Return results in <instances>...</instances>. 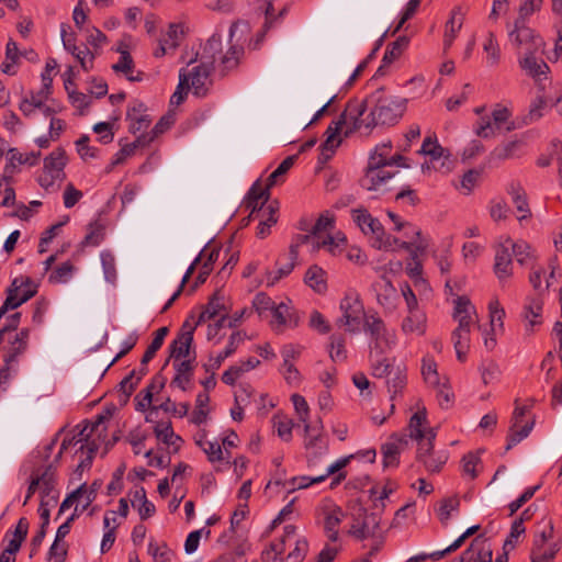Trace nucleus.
<instances>
[{
    "mask_svg": "<svg viewBox=\"0 0 562 562\" xmlns=\"http://www.w3.org/2000/svg\"><path fill=\"white\" fill-rule=\"evenodd\" d=\"M407 445L405 436L398 437L396 434L392 435L391 441L385 442L381 447L383 454V468H396L400 463V453L404 446Z\"/></svg>",
    "mask_w": 562,
    "mask_h": 562,
    "instance_id": "13",
    "label": "nucleus"
},
{
    "mask_svg": "<svg viewBox=\"0 0 562 562\" xmlns=\"http://www.w3.org/2000/svg\"><path fill=\"white\" fill-rule=\"evenodd\" d=\"M69 521H65L61 524L56 532V538L53 544L49 548L48 555L50 559H54L55 562H64L67 557V549L65 547L60 548V553H55V549L58 548V542L63 540L70 532Z\"/></svg>",
    "mask_w": 562,
    "mask_h": 562,
    "instance_id": "34",
    "label": "nucleus"
},
{
    "mask_svg": "<svg viewBox=\"0 0 562 562\" xmlns=\"http://www.w3.org/2000/svg\"><path fill=\"white\" fill-rule=\"evenodd\" d=\"M57 66L58 64L55 58H48L45 65V69L42 72L41 83H43V87L38 92H42V95H45L46 100L50 94V89L53 85L52 71H54L57 68Z\"/></svg>",
    "mask_w": 562,
    "mask_h": 562,
    "instance_id": "51",
    "label": "nucleus"
},
{
    "mask_svg": "<svg viewBox=\"0 0 562 562\" xmlns=\"http://www.w3.org/2000/svg\"><path fill=\"white\" fill-rule=\"evenodd\" d=\"M150 144V137L137 136L136 139L130 144L124 145L115 155L113 164H121L126 157L132 156L138 147H146Z\"/></svg>",
    "mask_w": 562,
    "mask_h": 562,
    "instance_id": "40",
    "label": "nucleus"
},
{
    "mask_svg": "<svg viewBox=\"0 0 562 562\" xmlns=\"http://www.w3.org/2000/svg\"><path fill=\"white\" fill-rule=\"evenodd\" d=\"M224 296L216 291L209 300L207 304L203 306V311L200 313L198 319L195 321V325H201L202 323L213 319L215 317H221L222 314L227 313V308L224 304Z\"/></svg>",
    "mask_w": 562,
    "mask_h": 562,
    "instance_id": "18",
    "label": "nucleus"
},
{
    "mask_svg": "<svg viewBox=\"0 0 562 562\" xmlns=\"http://www.w3.org/2000/svg\"><path fill=\"white\" fill-rule=\"evenodd\" d=\"M344 517L345 514L338 506H335L331 510L326 512L324 519V530L333 531L334 529H338V526L341 524Z\"/></svg>",
    "mask_w": 562,
    "mask_h": 562,
    "instance_id": "59",
    "label": "nucleus"
},
{
    "mask_svg": "<svg viewBox=\"0 0 562 562\" xmlns=\"http://www.w3.org/2000/svg\"><path fill=\"white\" fill-rule=\"evenodd\" d=\"M363 330L370 335L371 340L380 339L390 335L385 324L376 314H371L364 317Z\"/></svg>",
    "mask_w": 562,
    "mask_h": 562,
    "instance_id": "26",
    "label": "nucleus"
},
{
    "mask_svg": "<svg viewBox=\"0 0 562 562\" xmlns=\"http://www.w3.org/2000/svg\"><path fill=\"white\" fill-rule=\"evenodd\" d=\"M535 422L527 423L519 430L517 427L510 426L509 434L507 436V445L505 447L506 451L513 449L517 443H519L522 439L527 438L532 430Z\"/></svg>",
    "mask_w": 562,
    "mask_h": 562,
    "instance_id": "44",
    "label": "nucleus"
},
{
    "mask_svg": "<svg viewBox=\"0 0 562 562\" xmlns=\"http://www.w3.org/2000/svg\"><path fill=\"white\" fill-rule=\"evenodd\" d=\"M519 66L531 77L537 78L544 75L549 69L544 61H538L535 57V50L530 49L526 53L524 58L519 59Z\"/></svg>",
    "mask_w": 562,
    "mask_h": 562,
    "instance_id": "27",
    "label": "nucleus"
},
{
    "mask_svg": "<svg viewBox=\"0 0 562 562\" xmlns=\"http://www.w3.org/2000/svg\"><path fill=\"white\" fill-rule=\"evenodd\" d=\"M245 337L246 334L244 331H234L229 337L227 347L220 352L216 358H211L209 363L203 364L205 371L209 372L217 370L222 366V362L236 351L238 345L245 340Z\"/></svg>",
    "mask_w": 562,
    "mask_h": 562,
    "instance_id": "16",
    "label": "nucleus"
},
{
    "mask_svg": "<svg viewBox=\"0 0 562 562\" xmlns=\"http://www.w3.org/2000/svg\"><path fill=\"white\" fill-rule=\"evenodd\" d=\"M156 438L169 447H173L177 452L182 442V438L175 434L171 422H158L154 427Z\"/></svg>",
    "mask_w": 562,
    "mask_h": 562,
    "instance_id": "21",
    "label": "nucleus"
},
{
    "mask_svg": "<svg viewBox=\"0 0 562 562\" xmlns=\"http://www.w3.org/2000/svg\"><path fill=\"white\" fill-rule=\"evenodd\" d=\"M291 401L294 405L295 412L299 415V418L302 423H304V432L308 435L311 431L316 429V424L312 425L308 423L310 417V407L305 398L300 394H293L291 396Z\"/></svg>",
    "mask_w": 562,
    "mask_h": 562,
    "instance_id": "30",
    "label": "nucleus"
},
{
    "mask_svg": "<svg viewBox=\"0 0 562 562\" xmlns=\"http://www.w3.org/2000/svg\"><path fill=\"white\" fill-rule=\"evenodd\" d=\"M304 281L317 293H323L327 289L325 271L316 265L307 269Z\"/></svg>",
    "mask_w": 562,
    "mask_h": 562,
    "instance_id": "31",
    "label": "nucleus"
},
{
    "mask_svg": "<svg viewBox=\"0 0 562 562\" xmlns=\"http://www.w3.org/2000/svg\"><path fill=\"white\" fill-rule=\"evenodd\" d=\"M510 42L517 46H527V52L536 50L543 45V41L535 35L533 30L527 26L522 20L515 21V27L509 32Z\"/></svg>",
    "mask_w": 562,
    "mask_h": 562,
    "instance_id": "10",
    "label": "nucleus"
},
{
    "mask_svg": "<svg viewBox=\"0 0 562 562\" xmlns=\"http://www.w3.org/2000/svg\"><path fill=\"white\" fill-rule=\"evenodd\" d=\"M363 234L372 235V246L376 249H386L387 240L384 239V227L371 213H358L355 220Z\"/></svg>",
    "mask_w": 562,
    "mask_h": 562,
    "instance_id": "9",
    "label": "nucleus"
},
{
    "mask_svg": "<svg viewBox=\"0 0 562 562\" xmlns=\"http://www.w3.org/2000/svg\"><path fill=\"white\" fill-rule=\"evenodd\" d=\"M369 361L371 364V373L374 378H385L393 372L391 361L384 356L369 353Z\"/></svg>",
    "mask_w": 562,
    "mask_h": 562,
    "instance_id": "33",
    "label": "nucleus"
},
{
    "mask_svg": "<svg viewBox=\"0 0 562 562\" xmlns=\"http://www.w3.org/2000/svg\"><path fill=\"white\" fill-rule=\"evenodd\" d=\"M516 211H529L526 192L518 184H510L508 190Z\"/></svg>",
    "mask_w": 562,
    "mask_h": 562,
    "instance_id": "58",
    "label": "nucleus"
},
{
    "mask_svg": "<svg viewBox=\"0 0 562 562\" xmlns=\"http://www.w3.org/2000/svg\"><path fill=\"white\" fill-rule=\"evenodd\" d=\"M402 330L405 334L416 333L423 335L426 331V315L420 310L408 311V315L402 323Z\"/></svg>",
    "mask_w": 562,
    "mask_h": 562,
    "instance_id": "23",
    "label": "nucleus"
},
{
    "mask_svg": "<svg viewBox=\"0 0 562 562\" xmlns=\"http://www.w3.org/2000/svg\"><path fill=\"white\" fill-rule=\"evenodd\" d=\"M10 180L9 177H3L2 180H0V193L3 194L2 200L0 201V207H10L14 205L15 201V192L13 188L10 187Z\"/></svg>",
    "mask_w": 562,
    "mask_h": 562,
    "instance_id": "63",
    "label": "nucleus"
},
{
    "mask_svg": "<svg viewBox=\"0 0 562 562\" xmlns=\"http://www.w3.org/2000/svg\"><path fill=\"white\" fill-rule=\"evenodd\" d=\"M74 265L70 261L63 262L48 277L52 284L66 283L72 276Z\"/></svg>",
    "mask_w": 562,
    "mask_h": 562,
    "instance_id": "50",
    "label": "nucleus"
},
{
    "mask_svg": "<svg viewBox=\"0 0 562 562\" xmlns=\"http://www.w3.org/2000/svg\"><path fill=\"white\" fill-rule=\"evenodd\" d=\"M214 56L212 55L207 61H202L200 65L192 68L187 77L189 78V89H192L193 94L202 98L205 97L209 90V77L213 70Z\"/></svg>",
    "mask_w": 562,
    "mask_h": 562,
    "instance_id": "8",
    "label": "nucleus"
},
{
    "mask_svg": "<svg viewBox=\"0 0 562 562\" xmlns=\"http://www.w3.org/2000/svg\"><path fill=\"white\" fill-rule=\"evenodd\" d=\"M346 338L344 335L330 336V352L329 356L333 361H344L347 359V351L345 349Z\"/></svg>",
    "mask_w": 562,
    "mask_h": 562,
    "instance_id": "46",
    "label": "nucleus"
},
{
    "mask_svg": "<svg viewBox=\"0 0 562 562\" xmlns=\"http://www.w3.org/2000/svg\"><path fill=\"white\" fill-rule=\"evenodd\" d=\"M385 166L379 165V162L368 164L366 168V175L361 179L362 188L367 190H379L382 186L390 180L394 173L384 170Z\"/></svg>",
    "mask_w": 562,
    "mask_h": 562,
    "instance_id": "12",
    "label": "nucleus"
},
{
    "mask_svg": "<svg viewBox=\"0 0 562 562\" xmlns=\"http://www.w3.org/2000/svg\"><path fill=\"white\" fill-rule=\"evenodd\" d=\"M9 155H10V166L7 165L5 166V171H8V169L13 166V162L14 161H18L19 164L21 165H29V166H35L37 162H38V159L41 157V153L37 151V153H29V154H21L19 153L15 148H11L9 150Z\"/></svg>",
    "mask_w": 562,
    "mask_h": 562,
    "instance_id": "48",
    "label": "nucleus"
},
{
    "mask_svg": "<svg viewBox=\"0 0 562 562\" xmlns=\"http://www.w3.org/2000/svg\"><path fill=\"white\" fill-rule=\"evenodd\" d=\"M121 56L117 63L112 65V69L114 72H121L126 76V78L132 81H140L143 79V74L138 72L136 76H133V69H134V60L128 53L127 49L122 48L121 46L116 49Z\"/></svg>",
    "mask_w": 562,
    "mask_h": 562,
    "instance_id": "22",
    "label": "nucleus"
},
{
    "mask_svg": "<svg viewBox=\"0 0 562 562\" xmlns=\"http://www.w3.org/2000/svg\"><path fill=\"white\" fill-rule=\"evenodd\" d=\"M426 422V409L415 413L409 419V437L414 439H424L425 431L422 429V425Z\"/></svg>",
    "mask_w": 562,
    "mask_h": 562,
    "instance_id": "56",
    "label": "nucleus"
},
{
    "mask_svg": "<svg viewBox=\"0 0 562 562\" xmlns=\"http://www.w3.org/2000/svg\"><path fill=\"white\" fill-rule=\"evenodd\" d=\"M179 79V85L170 98V104L172 105L181 104L189 90V78L182 70L180 71Z\"/></svg>",
    "mask_w": 562,
    "mask_h": 562,
    "instance_id": "61",
    "label": "nucleus"
},
{
    "mask_svg": "<svg viewBox=\"0 0 562 562\" xmlns=\"http://www.w3.org/2000/svg\"><path fill=\"white\" fill-rule=\"evenodd\" d=\"M542 303L539 300H531L524 308V318L528 322L526 329L532 331L536 325L541 324Z\"/></svg>",
    "mask_w": 562,
    "mask_h": 562,
    "instance_id": "35",
    "label": "nucleus"
},
{
    "mask_svg": "<svg viewBox=\"0 0 562 562\" xmlns=\"http://www.w3.org/2000/svg\"><path fill=\"white\" fill-rule=\"evenodd\" d=\"M341 317L337 321L338 326H346L349 333H358L360 324L367 316L362 302L358 296L346 295L340 302Z\"/></svg>",
    "mask_w": 562,
    "mask_h": 562,
    "instance_id": "4",
    "label": "nucleus"
},
{
    "mask_svg": "<svg viewBox=\"0 0 562 562\" xmlns=\"http://www.w3.org/2000/svg\"><path fill=\"white\" fill-rule=\"evenodd\" d=\"M335 228V218L328 215H321L311 228V235L319 238L323 233H331Z\"/></svg>",
    "mask_w": 562,
    "mask_h": 562,
    "instance_id": "57",
    "label": "nucleus"
},
{
    "mask_svg": "<svg viewBox=\"0 0 562 562\" xmlns=\"http://www.w3.org/2000/svg\"><path fill=\"white\" fill-rule=\"evenodd\" d=\"M460 506V499L457 496L448 497L441 501L438 508V518L443 526L448 525L452 512H457Z\"/></svg>",
    "mask_w": 562,
    "mask_h": 562,
    "instance_id": "43",
    "label": "nucleus"
},
{
    "mask_svg": "<svg viewBox=\"0 0 562 562\" xmlns=\"http://www.w3.org/2000/svg\"><path fill=\"white\" fill-rule=\"evenodd\" d=\"M45 95L42 92L31 93L30 98H24L19 105L20 111L25 116H31L36 109H42Z\"/></svg>",
    "mask_w": 562,
    "mask_h": 562,
    "instance_id": "45",
    "label": "nucleus"
},
{
    "mask_svg": "<svg viewBox=\"0 0 562 562\" xmlns=\"http://www.w3.org/2000/svg\"><path fill=\"white\" fill-rule=\"evenodd\" d=\"M308 543L305 538L295 540L294 549L288 554L286 560L291 562H302L307 553Z\"/></svg>",
    "mask_w": 562,
    "mask_h": 562,
    "instance_id": "64",
    "label": "nucleus"
},
{
    "mask_svg": "<svg viewBox=\"0 0 562 562\" xmlns=\"http://www.w3.org/2000/svg\"><path fill=\"white\" fill-rule=\"evenodd\" d=\"M370 102L373 108L366 120L360 117L362 126L368 131L379 125L392 126L398 123L406 111L407 99L384 93V89H376L366 102Z\"/></svg>",
    "mask_w": 562,
    "mask_h": 562,
    "instance_id": "2",
    "label": "nucleus"
},
{
    "mask_svg": "<svg viewBox=\"0 0 562 562\" xmlns=\"http://www.w3.org/2000/svg\"><path fill=\"white\" fill-rule=\"evenodd\" d=\"M380 521L381 518L376 513H368L366 508L360 507L358 515L353 517L349 535L358 540L372 538L378 532Z\"/></svg>",
    "mask_w": 562,
    "mask_h": 562,
    "instance_id": "6",
    "label": "nucleus"
},
{
    "mask_svg": "<svg viewBox=\"0 0 562 562\" xmlns=\"http://www.w3.org/2000/svg\"><path fill=\"white\" fill-rule=\"evenodd\" d=\"M407 382V376L404 370L397 368L394 372V376L387 380V390L391 394V401H395L397 395L402 394Z\"/></svg>",
    "mask_w": 562,
    "mask_h": 562,
    "instance_id": "42",
    "label": "nucleus"
},
{
    "mask_svg": "<svg viewBox=\"0 0 562 562\" xmlns=\"http://www.w3.org/2000/svg\"><path fill=\"white\" fill-rule=\"evenodd\" d=\"M158 409H161L165 413H171V414L182 418V417L187 416V414L190 409V404L189 403H180L179 405H177L168 397L159 406H153V411H158Z\"/></svg>",
    "mask_w": 562,
    "mask_h": 562,
    "instance_id": "55",
    "label": "nucleus"
},
{
    "mask_svg": "<svg viewBox=\"0 0 562 562\" xmlns=\"http://www.w3.org/2000/svg\"><path fill=\"white\" fill-rule=\"evenodd\" d=\"M55 472L56 467L54 463H50L41 475L34 476L35 480H40L42 498L50 495L53 492L55 487Z\"/></svg>",
    "mask_w": 562,
    "mask_h": 562,
    "instance_id": "37",
    "label": "nucleus"
},
{
    "mask_svg": "<svg viewBox=\"0 0 562 562\" xmlns=\"http://www.w3.org/2000/svg\"><path fill=\"white\" fill-rule=\"evenodd\" d=\"M483 49L486 53L487 66H496L499 63L501 50L493 33H488L487 37L485 38Z\"/></svg>",
    "mask_w": 562,
    "mask_h": 562,
    "instance_id": "41",
    "label": "nucleus"
},
{
    "mask_svg": "<svg viewBox=\"0 0 562 562\" xmlns=\"http://www.w3.org/2000/svg\"><path fill=\"white\" fill-rule=\"evenodd\" d=\"M323 423L321 419L316 423V429L308 435L305 434L304 447L307 450L306 460L308 468L316 467L321 458L326 454L328 443L322 436Z\"/></svg>",
    "mask_w": 562,
    "mask_h": 562,
    "instance_id": "7",
    "label": "nucleus"
},
{
    "mask_svg": "<svg viewBox=\"0 0 562 562\" xmlns=\"http://www.w3.org/2000/svg\"><path fill=\"white\" fill-rule=\"evenodd\" d=\"M392 147L393 145L391 140L378 144L371 151L368 164H372L374 161L379 162L381 166H385L386 160L390 158Z\"/></svg>",
    "mask_w": 562,
    "mask_h": 562,
    "instance_id": "52",
    "label": "nucleus"
},
{
    "mask_svg": "<svg viewBox=\"0 0 562 562\" xmlns=\"http://www.w3.org/2000/svg\"><path fill=\"white\" fill-rule=\"evenodd\" d=\"M372 289L375 292L380 305L389 311L395 308L397 292L390 279L382 277L381 280L372 284Z\"/></svg>",
    "mask_w": 562,
    "mask_h": 562,
    "instance_id": "14",
    "label": "nucleus"
},
{
    "mask_svg": "<svg viewBox=\"0 0 562 562\" xmlns=\"http://www.w3.org/2000/svg\"><path fill=\"white\" fill-rule=\"evenodd\" d=\"M251 220H258L257 236L265 238L270 234V228L278 223L279 217L277 213H248L247 217L243 218V225H248Z\"/></svg>",
    "mask_w": 562,
    "mask_h": 562,
    "instance_id": "20",
    "label": "nucleus"
},
{
    "mask_svg": "<svg viewBox=\"0 0 562 562\" xmlns=\"http://www.w3.org/2000/svg\"><path fill=\"white\" fill-rule=\"evenodd\" d=\"M192 342L193 338L190 335V331L178 334L169 345V358L166 360L164 368L169 363L170 358L180 360L182 358L189 357Z\"/></svg>",
    "mask_w": 562,
    "mask_h": 562,
    "instance_id": "19",
    "label": "nucleus"
},
{
    "mask_svg": "<svg viewBox=\"0 0 562 562\" xmlns=\"http://www.w3.org/2000/svg\"><path fill=\"white\" fill-rule=\"evenodd\" d=\"M505 244L508 247H512V249H513L512 256L514 255L516 257V260L518 263L525 265L527 262V259L529 257V249H530V246L527 243H525V241L512 243L510 238H507L505 240Z\"/></svg>",
    "mask_w": 562,
    "mask_h": 562,
    "instance_id": "62",
    "label": "nucleus"
},
{
    "mask_svg": "<svg viewBox=\"0 0 562 562\" xmlns=\"http://www.w3.org/2000/svg\"><path fill=\"white\" fill-rule=\"evenodd\" d=\"M106 224L101 220L91 222L87 226V234L81 241L83 247H97L105 238Z\"/></svg>",
    "mask_w": 562,
    "mask_h": 562,
    "instance_id": "24",
    "label": "nucleus"
},
{
    "mask_svg": "<svg viewBox=\"0 0 562 562\" xmlns=\"http://www.w3.org/2000/svg\"><path fill=\"white\" fill-rule=\"evenodd\" d=\"M146 111V105L139 100H133L130 103L126 112V120L131 122L128 127L131 133L136 134L146 130L150 125L151 119Z\"/></svg>",
    "mask_w": 562,
    "mask_h": 562,
    "instance_id": "11",
    "label": "nucleus"
},
{
    "mask_svg": "<svg viewBox=\"0 0 562 562\" xmlns=\"http://www.w3.org/2000/svg\"><path fill=\"white\" fill-rule=\"evenodd\" d=\"M105 280L115 284L117 279L115 257L110 250H103L100 255Z\"/></svg>",
    "mask_w": 562,
    "mask_h": 562,
    "instance_id": "39",
    "label": "nucleus"
},
{
    "mask_svg": "<svg viewBox=\"0 0 562 562\" xmlns=\"http://www.w3.org/2000/svg\"><path fill=\"white\" fill-rule=\"evenodd\" d=\"M168 331V327H160L156 330L155 337L153 338L142 358V364H147L155 357L156 352L161 348Z\"/></svg>",
    "mask_w": 562,
    "mask_h": 562,
    "instance_id": "38",
    "label": "nucleus"
},
{
    "mask_svg": "<svg viewBox=\"0 0 562 562\" xmlns=\"http://www.w3.org/2000/svg\"><path fill=\"white\" fill-rule=\"evenodd\" d=\"M244 55L241 45H232L226 54L222 57V66L225 70H232L239 64L240 57Z\"/></svg>",
    "mask_w": 562,
    "mask_h": 562,
    "instance_id": "53",
    "label": "nucleus"
},
{
    "mask_svg": "<svg viewBox=\"0 0 562 562\" xmlns=\"http://www.w3.org/2000/svg\"><path fill=\"white\" fill-rule=\"evenodd\" d=\"M220 251V248H213L210 251L206 260L202 265L201 271L199 272L188 293H193L201 284H203L206 281L207 277L213 270V263L218 259Z\"/></svg>",
    "mask_w": 562,
    "mask_h": 562,
    "instance_id": "29",
    "label": "nucleus"
},
{
    "mask_svg": "<svg viewBox=\"0 0 562 562\" xmlns=\"http://www.w3.org/2000/svg\"><path fill=\"white\" fill-rule=\"evenodd\" d=\"M510 112L507 108L497 106L492 112V123L495 127L496 133H507L515 128L513 122H508Z\"/></svg>",
    "mask_w": 562,
    "mask_h": 562,
    "instance_id": "32",
    "label": "nucleus"
},
{
    "mask_svg": "<svg viewBox=\"0 0 562 562\" xmlns=\"http://www.w3.org/2000/svg\"><path fill=\"white\" fill-rule=\"evenodd\" d=\"M512 252L509 247L504 243L499 244L495 252L494 272L499 280L507 279L512 276Z\"/></svg>",
    "mask_w": 562,
    "mask_h": 562,
    "instance_id": "17",
    "label": "nucleus"
},
{
    "mask_svg": "<svg viewBox=\"0 0 562 562\" xmlns=\"http://www.w3.org/2000/svg\"><path fill=\"white\" fill-rule=\"evenodd\" d=\"M422 374L424 378V381L432 386V387H439L440 386V378L437 371V364L432 360H424L423 361V368H422Z\"/></svg>",
    "mask_w": 562,
    "mask_h": 562,
    "instance_id": "54",
    "label": "nucleus"
},
{
    "mask_svg": "<svg viewBox=\"0 0 562 562\" xmlns=\"http://www.w3.org/2000/svg\"><path fill=\"white\" fill-rule=\"evenodd\" d=\"M105 419L106 418L103 415H99L91 426L87 424L77 436L65 438L60 446L61 451H66L69 447L76 446L79 442L88 441L90 436L98 430L99 426L103 424Z\"/></svg>",
    "mask_w": 562,
    "mask_h": 562,
    "instance_id": "25",
    "label": "nucleus"
},
{
    "mask_svg": "<svg viewBox=\"0 0 562 562\" xmlns=\"http://www.w3.org/2000/svg\"><path fill=\"white\" fill-rule=\"evenodd\" d=\"M67 164L66 151L63 148H56L44 159V171L40 176L42 187H50L56 181H61L65 177L64 168Z\"/></svg>",
    "mask_w": 562,
    "mask_h": 562,
    "instance_id": "5",
    "label": "nucleus"
},
{
    "mask_svg": "<svg viewBox=\"0 0 562 562\" xmlns=\"http://www.w3.org/2000/svg\"><path fill=\"white\" fill-rule=\"evenodd\" d=\"M558 551L559 547L557 543H552L549 547H532L531 562H551Z\"/></svg>",
    "mask_w": 562,
    "mask_h": 562,
    "instance_id": "49",
    "label": "nucleus"
},
{
    "mask_svg": "<svg viewBox=\"0 0 562 562\" xmlns=\"http://www.w3.org/2000/svg\"><path fill=\"white\" fill-rule=\"evenodd\" d=\"M35 294L36 289L33 288L25 290L21 297H13L12 295H7L3 305L0 307V317H2V315L5 314L8 310H14L19 307L20 305L32 299Z\"/></svg>",
    "mask_w": 562,
    "mask_h": 562,
    "instance_id": "47",
    "label": "nucleus"
},
{
    "mask_svg": "<svg viewBox=\"0 0 562 562\" xmlns=\"http://www.w3.org/2000/svg\"><path fill=\"white\" fill-rule=\"evenodd\" d=\"M47 503L44 502V499L41 501L40 505V517L42 519V524H38L40 530L36 532V535L31 540V547H32V553L35 552L40 546L42 544L47 527L49 525V509L46 507Z\"/></svg>",
    "mask_w": 562,
    "mask_h": 562,
    "instance_id": "28",
    "label": "nucleus"
},
{
    "mask_svg": "<svg viewBox=\"0 0 562 562\" xmlns=\"http://www.w3.org/2000/svg\"><path fill=\"white\" fill-rule=\"evenodd\" d=\"M296 158V155L286 157L278 168L268 176L265 182L259 178L251 184L241 203L245 211L280 210V202L270 199L269 190L282 180L284 175L293 167Z\"/></svg>",
    "mask_w": 562,
    "mask_h": 562,
    "instance_id": "1",
    "label": "nucleus"
},
{
    "mask_svg": "<svg viewBox=\"0 0 562 562\" xmlns=\"http://www.w3.org/2000/svg\"><path fill=\"white\" fill-rule=\"evenodd\" d=\"M409 38L407 36H400L396 41L391 43L383 55L382 64L375 71L374 77H382L386 74V68L395 61L403 52L407 48Z\"/></svg>",
    "mask_w": 562,
    "mask_h": 562,
    "instance_id": "15",
    "label": "nucleus"
},
{
    "mask_svg": "<svg viewBox=\"0 0 562 562\" xmlns=\"http://www.w3.org/2000/svg\"><path fill=\"white\" fill-rule=\"evenodd\" d=\"M175 123L173 115L167 114L160 117V120L156 123V125L153 127V130L149 133H143L140 136H147L150 137V143L154 142L156 137L165 133L167 130L171 127V125Z\"/></svg>",
    "mask_w": 562,
    "mask_h": 562,
    "instance_id": "60",
    "label": "nucleus"
},
{
    "mask_svg": "<svg viewBox=\"0 0 562 562\" xmlns=\"http://www.w3.org/2000/svg\"><path fill=\"white\" fill-rule=\"evenodd\" d=\"M387 214V217L392 221V223L394 224V229L395 231H402L403 228L407 227L409 228L408 231L405 232V236L406 237H409L411 234L412 235H416L417 238L419 239V241L417 243L416 245V250L418 251H425V249L427 248V244L424 243L422 239H420V235H422V232L419 229H415L414 227H412V225L405 223L402 217L400 216L398 213H386Z\"/></svg>",
    "mask_w": 562,
    "mask_h": 562,
    "instance_id": "36",
    "label": "nucleus"
},
{
    "mask_svg": "<svg viewBox=\"0 0 562 562\" xmlns=\"http://www.w3.org/2000/svg\"><path fill=\"white\" fill-rule=\"evenodd\" d=\"M364 114V104L358 103L357 101L348 102L346 110L340 114L336 122H333L326 130V140L322 144L321 148L326 151L335 153V149L339 146L340 139H337L342 126L347 123H351L352 127L350 132L360 130L362 127V121L360 116ZM349 131L346 132L348 134Z\"/></svg>",
    "mask_w": 562,
    "mask_h": 562,
    "instance_id": "3",
    "label": "nucleus"
}]
</instances>
